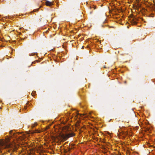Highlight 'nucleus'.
Segmentation results:
<instances>
[{
    "instance_id": "1",
    "label": "nucleus",
    "mask_w": 155,
    "mask_h": 155,
    "mask_svg": "<svg viewBox=\"0 0 155 155\" xmlns=\"http://www.w3.org/2000/svg\"><path fill=\"white\" fill-rule=\"evenodd\" d=\"M10 137H8L5 140H0V152L2 153L8 152L10 155H12L13 152L16 151L18 147V145L14 142H10Z\"/></svg>"
},
{
    "instance_id": "2",
    "label": "nucleus",
    "mask_w": 155,
    "mask_h": 155,
    "mask_svg": "<svg viewBox=\"0 0 155 155\" xmlns=\"http://www.w3.org/2000/svg\"><path fill=\"white\" fill-rule=\"evenodd\" d=\"M74 135L75 134L73 133H68L66 132V130H64L63 133H61L60 134L59 137L61 140L64 141L69 137H73Z\"/></svg>"
},
{
    "instance_id": "3",
    "label": "nucleus",
    "mask_w": 155,
    "mask_h": 155,
    "mask_svg": "<svg viewBox=\"0 0 155 155\" xmlns=\"http://www.w3.org/2000/svg\"><path fill=\"white\" fill-rule=\"evenodd\" d=\"M75 116L77 118H80V117H86L87 116L85 114H80L78 112H76V115H75Z\"/></svg>"
},
{
    "instance_id": "4",
    "label": "nucleus",
    "mask_w": 155,
    "mask_h": 155,
    "mask_svg": "<svg viewBox=\"0 0 155 155\" xmlns=\"http://www.w3.org/2000/svg\"><path fill=\"white\" fill-rule=\"evenodd\" d=\"M130 20L132 24L135 25L137 23V20L134 18H131Z\"/></svg>"
},
{
    "instance_id": "5",
    "label": "nucleus",
    "mask_w": 155,
    "mask_h": 155,
    "mask_svg": "<svg viewBox=\"0 0 155 155\" xmlns=\"http://www.w3.org/2000/svg\"><path fill=\"white\" fill-rule=\"evenodd\" d=\"M45 4L47 6H50L53 5V3L48 1H46L45 2Z\"/></svg>"
},
{
    "instance_id": "6",
    "label": "nucleus",
    "mask_w": 155,
    "mask_h": 155,
    "mask_svg": "<svg viewBox=\"0 0 155 155\" xmlns=\"http://www.w3.org/2000/svg\"><path fill=\"white\" fill-rule=\"evenodd\" d=\"M26 137H25L24 136H23V137H22L21 136H18V137L19 138V141H20V140H23L24 139H25V137H26Z\"/></svg>"
},
{
    "instance_id": "7",
    "label": "nucleus",
    "mask_w": 155,
    "mask_h": 155,
    "mask_svg": "<svg viewBox=\"0 0 155 155\" xmlns=\"http://www.w3.org/2000/svg\"><path fill=\"white\" fill-rule=\"evenodd\" d=\"M141 7V5L140 4L138 3H137L136 5V8L137 9H139Z\"/></svg>"
},
{
    "instance_id": "8",
    "label": "nucleus",
    "mask_w": 155,
    "mask_h": 155,
    "mask_svg": "<svg viewBox=\"0 0 155 155\" xmlns=\"http://www.w3.org/2000/svg\"><path fill=\"white\" fill-rule=\"evenodd\" d=\"M36 94V92L35 91H33L32 93L31 94L33 96H34Z\"/></svg>"
},
{
    "instance_id": "9",
    "label": "nucleus",
    "mask_w": 155,
    "mask_h": 155,
    "mask_svg": "<svg viewBox=\"0 0 155 155\" xmlns=\"http://www.w3.org/2000/svg\"><path fill=\"white\" fill-rule=\"evenodd\" d=\"M36 132L37 133H40L41 132V131L39 130H36Z\"/></svg>"
},
{
    "instance_id": "10",
    "label": "nucleus",
    "mask_w": 155,
    "mask_h": 155,
    "mask_svg": "<svg viewBox=\"0 0 155 155\" xmlns=\"http://www.w3.org/2000/svg\"><path fill=\"white\" fill-rule=\"evenodd\" d=\"M19 134H20V133H16L15 134V136H18V135Z\"/></svg>"
},
{
    "instance_id": "11",
    "label": "nucleus",
    "mask_w": 155,
    "mask_h": 155,
    "mask_svg": "<svg viewBox=\"0 0 155 155\" xmlns=\"http://www.w3.org/2000/svg\"><path fill=\"white\" fill-rule=\"evenodd\" d=\"M13 132V131L12 130H11L10 131V132H9V134H12V132Z\"/></svg>"
},
{
    "instance_id": "12",
    "label": "nucleus",
    "mask_w": 155,
    "mask_h": 155,
    "mask_svg": "<svg viewBox=\"0 0 155 155\" xmlns=\"http://www.w3.org/2000/svg\"><path fill=\"white\" fill-rule=\"evenodd\" d=\"M84 46H83L82 47V49H84Z\"/></svg>"
}]
</instances>
